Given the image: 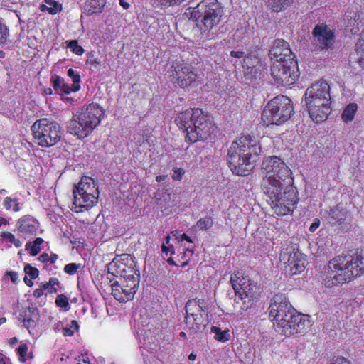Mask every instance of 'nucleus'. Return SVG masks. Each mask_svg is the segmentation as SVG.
<instances>
[{"instance_id": "46", "label": "nucleus", "mask_w": 364, "mask_h": 364, "mask_svg": "<svg viewBox=\"0 0 364 364\" xmlns=\"http://www.w3.org/2000/svg\"><path fill=\"white\" fill-rule=\"evenodd\" d=\"M184 174V171L182 168H176L173 171L172 178L173 180H181L182 176Z\"/></svg>"}, {"instance_id": "5", "label": "nucleus", "mask_w": 364, "mask_h": 364, "mask_svg": "<svg viewBox=\"0 0 364 364\" xmlns=\"http://www.w3.org/2000/svg\"><path fill=\"white\" fill-rule=\"evenodd\" d=\"M304 102L313 121L318 123L326 119L331 112L329 85L324 81L313 84L305 92Z\"/></svg>"}, {"instance_id": "3", "label": "nucleus", "mask_w": 364, "mask_h": 364, "mask_svg": "<svg viewBox=\"0 0 364 364\" xmlns=\"http://www.w3.org/2000/svg\"><path fill=\"white\" fill-rule=\"evenodd\" d=\"M261 152L257 140L250 136H242L232 142L230 147L227 161L233 173L246 176L253 167L257 157Z\"/></svg>"}, {"instance_id": "41", "label": "nucleus", "mask_w": 364, "mask_h": 364, "mask_svg": "<svg viewBox=\"0 0 364 364\" xmlns=\"http://www.w3.org/2000/svg\"><path fill=\"white\" fill-rule=\"evenodd\" d=\"M55 304L59 307L65 308L69 305L68 298L64 294L58 295Z\"/></svg>"}, {"instance_id": "25", "label": "nucleus", "mask_w": 364, "mask_h": 364, "mask_svg": "<svg viewBox=\"0 0 364 364\" xmlns=\"http://www.w3.org/2000/svg\"><path fill=\"white\" fill-rule=\"evenodd\" d=\"M46 5L41 6L42 11H48L50 14H55L61 11L62 6L55 0H45Z\"/></svg>"}, {"instance_id": "30", "label": "nucleus", "mask_w": 364, "mask_h": 364, "mask_svg": "<svg viewBox=\"0 0 364 364\" xmlns=\"http://www.w3.org/2000/svg\"><path fill=\"white\" fill-rule=\"evenodd\" d=\"M271 6L274 11H280L291 5L294 0H270Z\"/></svg>"}, {"instance_id": "47", "label": "nucleus", "mask_w": 364, "mask_h": 364, "mask_svg": "<svg viewBox=\"0 0 364 364\" xmlns=\"http://www.w3.org/2000/svg\"><path fill=\"white\" fill-rule=\"evenodd\" d=\"M18 353L21 358H24L28 351V346L26 344H21L18 349Z\"/></svg>"}, {"instance_id": "7", "label": "nucleus", "mask_w": 364, "mask_h": 364, "mask_svg": "<svg viewBox=\"0 0 364 364\" xmlns=\"http://www.w3.org/2000/svg\"><path fill=\"white\" fill-rule=\"evenodd\" d=\"M230 282L236 296L235 309L238 311L247 310L257 296L258 287L240 272L232 274Z\"/></svg>"}, {"instance_id": "43", "label": "nucleus", "mask_w": 364, "mask_h": 364, "mask_svg": "<svg viewBox=\"0 0 364 364\" xmlns=\"http://www.w3.org/2000/svg\"><path fill=\"white\" fill-rule=\"evenodd\" d=\"M193 304L196 305V306L198 307L200 310H201V312H205V311L207 309V305L206 303L203 299H193V300H188L186 304Z\"/></svg>"}, {"instance_id": "4", "label": "nucleus", "mask_w": 364, "mask_h": 364, "mask_svg": "<svg viewBox=\"0 0 364 364\" xmlns=\"http://www.w3.org/2000/svg\"><path fill=\"white\" fill-rule=\"evenodd\" d=\"M175 122L186 132V141L191 144L206 139L213 129L210 116L199 108L179 113Z\"/></svg>"}, {"instance_id": "31", "label": "nucleus", "mask_w": 364, "mask_h": 364, "mask_svg": "<svg viewBox=\"0 0 364 364\" xmlns=\"http://www.w3.org/2000/svg\"><path fill=\"white\" fill-rule=\"evenodd\" d=\"M356 52L359 55V63L363 65L364 64V32L361 33L360 38L356 44Z\"/></svg>"}, {"instance_id": "58", "label": "nucleus", "mask_w": 364, "mask_h": 364, "mask_svg": "<svg viewBox=\"0 0 364 364\" xmlns=\"http://www.w3.org/2000/svg\"><path fill=\"white\" fill-rule=\"evenodd\" d=\"M120 5L124 9H127L129 8V4L126 1V0H119Z\"/></svg>"}, {"instance_id": "36", "label": "nucleus", "mask_w": 364, "mask_h": 364, "mask_svg": "<svg viewBox=\"0 0 364 364\" xmlns=\"http://www.w3.org/2000/svg\"><path fill=\"white\" fill-rule=\"evenodd\" d=\"M120 285L122 293L124 294L123 298H126V301L132 298L133 295L136 293V290H133L132 287H128L127 284H124V282H121Z\"/></svg>"}, {"instance_id": "22", "label": "nucleus", "mask_w": 364, "mask_h": 364, "mask_svg": "<svg viewBox=\"0 0 364 364\" xmlns=\"http://www.w3.org/2000/svg\"><path fill=\"white\" fill-rule=\"evenodd\" d=\"M105 4V0H87L85 6L89 14H93L101 13Z\"/></svg>"}, {"instance_id": "59", "label": "nucleus", "mask_w": 364, "mask_h": 364, "mask_svg": "<svg viewBox=\"0 0 364 364\" xmlns=\"http://www.w3.org/2000/svg\"><path fill=\"white\" fill-rule=\"evenodd\" d=\"M11 243H13L16 247H20L22 245L21 242L16 237L14 239Z\"/></svg>"}, {"instance_id": "63", "label": "nucleus", "mask_w": 364, "mask_h": 364, "mask_svg": "<svg viewBox=\"0 0 364 364\" xmlns=\"http://www.w3.org/2000/svg\"><path fill=\"white\" fill-rule=\"evenodd\" d=\"M14 203H15V204H14V205L13 210H14V212H18V211H19V210H20L19 204L17 203V201H16V202H14Z\"/></svg>"}, {"instance_id": "14", "label": "nucleus", "mask_w": 364, "mask_h": 364, "mask_svg": "<svg viewBox=\"0 0 364 364\" xmlns=\"http://www.w3.org/2000/svg\"><path fill=\"white\" fill-rule=\"evenodd\" d=\"M280 261L285 264V272L291 275L302 272L307 264L306 256L293 247L282 250L280 253Z\"/></svg>"}, {"instance_id": "64", "label": "nucleus", "mask_w": 364, "mask_h": 364, "mask_svg": "<svg viewBox=\"0 0 364 364\" xmlns=\"http://www.w3.org/2000/svg\"><path fill=\"white\" fill-rule=\"evenodd\" d=\"M167 262L170 264V265H174V266H176L177 264H176L175 261L173 260V258L170 257L167 259Z\"/></svg>"}, {"instance_id": "33", "label": "nucleus", "mask_w": 364, "mask_h": 364, "mask_svg": "<svg viewBox=\"0 0 364 364\" xmlns=\"http://www.w3.org/2000/svg\"><path fill=\"white\" fill-rule=\"evenodd\" d=\"M68 43L67 47L69 48L73 53L77 55H81L84 53V49L82 46L78 45V43L76 40H72L66 42Z\"/></svg>"}, {"instance_id": "56", "label": "nucleus", "mask_w": 364, "mask_h": 364, "mask_svg": "<svg viewBox=\"0 0 364 364\" xmlns=\"http://www.w3.org/2000/svg\"><path fill=\"white\" fill-rule=\"evenodd\" d=\"M43 294V289H36L34 291H33V296L36 298H39L41 297Z\"/></svg>"}, {"instance_id": "32", "label": "nucleus", "mask_w": 364, "mask_h": 364, "mask_svg": "<svg viewBox=\"0 0 364 364\" xmlns=\"http://www.w3.org/2000/svg\"><path fill=\"white\" fill-rule=\"evenodd\" d=\"M213 222L210 217H205L200 219L196 224L197 228L200 230H205L213 226Z\"/></svg>"}, {"instance_id": "35", "label": "nucleus", "mask_w": 364, "mask_h": 364, "mask_svg": "<svg viewBox=\"0 0 364 364\" xmlns=\"http://www.w3.org/2000/svg\"><path fill=\"white\" fill-rule=\"evenodd\" d=\"M59 284V281L56 278H50L48 282L43 284V289H48L49 293L56 292L57 289L55 286Z\"/></svg>"}, {"instance_id": "2", "label": "nucleus", "mask_w": 364, "mask_h": 364, "mask_svg": "<svg viewBox=\"0 0 364 364\" xmlns=\"http://www.w3.org/2000/svg\"><path fill=\"white\" fill-rule=\"evenodd\" d=\"M363 274L364 250H356L353 254L335 257L323 268L321 277L325 286L330 288Z\"/></svg>"}, {"instance_id": "39", "label": "nucleus", "mask_w": 364, "mask_h": 364, "mask_svg": "<svg viewBox=\"0 0 364 364\" xmlns=\"http://www.w3.org/2000/svg\"><path fill=\"white\" fill-rule=\"evenodd\" d=\"M64 79L58 75H54L52 77L53 87L55 89V90L58 92L62 88V85L64 83Z\"/></svg>"}, {"instance_id": "44", "label": "nucleus", "mask_w": 364, "mask_h": 364, "mask_svg": "<svg viewBox=\"0 0 364 364\" xmlns=\"http://www.w3.org/2000/svg\"><path fill=\"white\" fill-rule=\"evenodd\" d=\"M330 364H350V362L343 357L338 356L334 357Z\"/></svg>"}, {"instance_id": "24", "label": "nucleus", "mask_w": 364, "mask_h": 364, "mask_svg": "<svg viewBox=\"0 0 364 364\" xmlns=\"http://www.w3.org/2000/svg\"><path fill=\"white\" fill-rule=\"evenodd\" d=\"M211 331L215 334L214 338L220 342H226L230 340V334L228 329L222 330L220 328L217 326H213Z\"/></svg>"}, {"instance_id": "57", "label": "nucleus", "mask_w": 364, "mask_h": 364, "mask_svg": "<svg viewBox=\"0 0 364 364\" xmlns=\"http://www.w3.org/2000/svg\"><path fill=\"white\" fill-rule=\"evenodd\" d=\"M58 258V257L56 254H51V255H49V262H50L51 264H53L55 262Z\"/></svg>"}, {"instance_id": "38", "label": "nucleus", "mask_w": 364, "mask_h": 364, "mask_svg": "<svg viewBox=\"0 0 364 364\" xmlns=\"http://www.w3.org/2000/svg\"><path fill=\"white\" fill-rule=\"evenodd\" d=\"M24 272L26 276L28 275L31 277V279H36L39 274V271L38 270V269L33 267L29 264L25 265Z\"/></svg>"}, {"instance_id": "21", "label": "nucleus", "mask_w": 364, "mask_h": 364, "mask_svg": "<svg viewBox=\"0 0 364 364\" xmlns=\"http://www.w3.org/2000/svg\"><path fill=\"white\" fill-rule=\"evenodd\" d=\"M348 217V212L342 205L338 204L331 208L328 213V221L331 224H341Z\"/></svg>"}, {"instance_id": "55", "label": "nucleus", "mask_w": 364, "mask_h": 364, "mask_svg": "<svg viewBox=\"0 0 364 364\" xmlns=\"http://www.w3.org/2000/svg\"><path fill=\"white\" fill-rule=\"evenodd\" d=\"M39 261L41 262H46L49 261V255L48 253H43L38 257Z\"/></svg>"}, {"instance_id": "23", "label": "nucleus", "mask_w": 364, "mask_h": 364, "mask_svg": "<svg viewBox=\"0 0 364 364\" xmlns=\"http://www.w3.org/2000/svg\"><path fill=\"white\" fill-rule=\"evenodd\" d=\"M131 272H134V274H122L123 279L121 282H124V284H127L128 287H132L133 290H137L139 282V273L134 269H131Z\"/></svg>"}, {"instance_id": "8", "label": "nucleus", "mask_w": 364, "mask_h": 364, "mask_svg": "<svg viewBox=\"0 0 364 364\" xmlns=\"http://www.w3.org/2000/svg\"><path fill=\"white\" fill-rule=\"evenodd\" d=\"M223 14V8L217 0H202L193 9L190 18L196 21L201 30L209 31L218 25Z\"/></svg>"}, {"instance_id": "28", "label": "nucleus", "mask_w": 364, "mask_h": 364, "mask_svg": "<svg viewBox=\"0 0 364 364\" xmlns=\"http://www.w3.org/2000/svg\"><path fill=\"white\" fill-rule=\"evenodd\" d=\"M43 242V239L38 237L33 243L28 242L26 245V249L30 250V254L32 256L37 255L41 252L40 245Z\"/></svg>"}, {"instance_id": "11", "label": "nucleus", "mask_w": 364, "mask_h": 364, "mask_svg": "<svg viewBox=\"0 0 364 364\" xmlns=\"http://www.w3.org/2000/svg\"><path fill=\"white\" fill-rule=\"evenodd\" d=\"M33 135L42 147L55 145L60 139L62 130L55 122H50L46 118L41 119L31 126Z\"/></svg>"}, {"instance_id": "61", "label": "nucleus", "mask_w": 364, "mask_h": 364, "mask_svg": "<svg viewBox=\"0 0 364 364\" xmlns=\"http://www.w3.org/2000/svg\"><path fill=\"white\" fill-rule=\"evenodd\" d=\"M170 248L171 247H169V246L167 247L164 244H163L162 246H161V250H162L163 252L166 253V255L168 254V252H169Z\"/></svg>"}, {"instance_id": "60", "label": "nucleus", "mask_w": 364, "mask_h": 364, "mask_svg": "<svg viewBox=\"0 0 364 364\" xmlns=\"http://www.w3.org/2000/svg\"><path fill=\"white\" fill-rule=\"evenodd\" d=\"M31 279H31V278H30V279H28L27 276H26V277H24V282H25V283H26L28 286H29V287H31V286H33V282H32V280H31Z\"/></svg>"}, {"instance_id": "29", "label": "nucleus", "mask_w": 364, "mask_h": 364, "mask_svg": "<svg viewBox=\"0 0 364 364\" xmlns=\"http://www.w3.org/2000/svg\"><path fill=\"white\" fill-rule=\"evenodd\" d=\"M68 75L72 79L73 81V92H77L80 89V76L77 72L72 68L68 70Z\"/></svg>"}, {"instance_id": "27", "label": "nucleus", "mask_w": 364, "mask_h": 364, "mask_svg": "<svg viewBox=\"0 0 364 364\" xmlns=\"http://www.w3.org/2000/svg\"><path fill=\"white\" fill-rule=\"evenodd\" d=\"M360 16L359 14L354 11H348L346 14V16L344 21H346V26L347 27H355V26H358L359 23L358 21L359 20Z\"/></svg>"}, {"instance_id": "18", "label": "nucleus", "mask_w": 364, "mask_h": 364, "mask_svg": "<svg viewBox=\"0 0 364 364\" xmlns=\"http://www.w3.org/2000/svg\"><path fill=\"white\" fill-rule=\"evenodd\" d=\"M171 76L175 80L173 83L181 87H187L191 85L198 78V75L190 66L177 65L172 70Z\"/></svg>"}, {"instance_id": "40", "label": "nucleus", "mask_w": 364, "mask_h": 364, "mask_svg": "<svg viewBox=\"0 0 364 364\" xmlns=\"http://www.w3.org/2000/svg\"><path fill=\"white\" fill-rule=\"evenodd\" d=\"M86 64L90 65L91 67L94 68H97L100 64V59L95 58L92 53H89L87 54Z\"/></svg>"}, {"instance_id": "9", "label": "nucleus", "mask_w": 364, "mask_h": 364, "mask_svg": "<svg viewBox=\"0 0 364 364\" xmlns=\"http://www.w3.org/2000/svg\"><path fill=\"white\" fill-rule=\"evenodd\" d=\"M293 113V105L290 98L278 95L271 100L264 107L262 119L267 126L281 125L289 119Z\"/></svg>"}, {"instance_id": "42", "label": "nucleus", "mask_w": 364, "mask_h": 364, "mask_svg": "<svg viewBox=\"0 0 364 364\" xmlns=\"http://www.w3.org/2000/svg\"><path fill=\"white\" fill-rule=\"evenodd\" d=\"M80 264L70 263L65 266L64 271L65 273L73 275L76 273L77 270L80 267Z\"/></svg>"}, {"instance_id": "53", "label": "nucleus", "mask_w": 364, "mask_h": 364, "mask_svg": "<svg viewBox=\"0 0 364 364\" xmlns=\"http://www.w3.org/2000/svg\"><path fill=\"white\" fill-rule=\"evenodd\" d=\"M8 274L9 275L10 279L12 281L13 283L16 284L18 282V274L16 272H9Z\"/></svg>"}, {"instance_id": "19", "label": "nucleus", "mask_w": 364, "mask_h": 364, "mask_svg": "<svg viewBox=\"0 0 364 364\" xmlns=\"http://www.w3.org/2000/svg\"><path fill=\"white\" fill-rule=\"evenodd\" d=\"M269 56L273 62L284 61L287 58L295 59L289 43L283 39H277L274 41L269 50Z\"/></svg>"}, {"instance_id": "10", "label": "nucleus", "mask_w": 364, "mask_h": 364, "mask_svg": "<svg viewBox=\"0 0 364 364\" xmlns=\"http://www.w3.org/2000/svg\"><path fill=\"white\" fill-rule=\"evenodd\" d=\"M73 202L71 209L77 213L89 210L97 202L99 191L94 180L88 176L82 177L73 191Z\"/></svg>"}, {"instance_id": "17", "label": "nucleus", "mask_w": 364, "mask_h": 364, "mask_svg": "<svg viewBox=\"0 0 364 364\" xmlns=\"http://www.w3.org/2000/svg\"><path fill=\"white\" fill-rule=\"evenodd\" d=\"M314 42L316 47L321 50H328L334 43V32L324 24L316 25L313 31Z\"/></svg>"}, {"instance_id": "15", "label": "nucleus", "mask_w": 364, "mask_h": 364, "mask_svg": "<svg viewBox=\"0 0 364 364\" xmlns=\"http://www.w3.org/2000/svg\"><path fill=\"white\" fill-rule=\"evenodd\" d=\"M185 323L187 328L193 333H198L207 325V321L204 317V313L193 304H186Z\"/></svg>"}, {"instance_id": "62", "label": "nucleus", "mask_w": 364, "mask_h": 364, "mask_svg": "<svg viewBox=\"0 0 364 364\" xmlns=\"http://www.w3.org/2000/svg\"><path fill=\"white\" fill-rule=\"evenodd\" d=\"M186 240L189 242H193L192 240L185 233L181 235V240Z\"/></svg>"}, {"instance_id": "54", "label": "nucleus", "mask_w": 364, "mask_h": 364, "mask_svg": "<svg viewBox=\"0 0 364 364\" xmlns=\"http://www.w3.org/2000/svg\"><path fill=\"white\" fill-rule=\"evenodd\" d=\"M230 55L236 58H242L245 56V53L242 51H234L230 52Z\"/></svg>"}, {"instance_id": "34", "label": "nucleus", "mask_w": 364, "mask_h": 364, "mask_svg": "<svg viewBox=\"0 0 364 364\" xmlns=\"http://www.w3.org/2000/svg\"><path fill=\"white\" fill-rule=\"evenodd\" d=\"M78 329L79 325L77 322L75 320H72L70 327L63 328L62 333L64 336H72L74 334V331H77Z\"/></svg>"}, {"instance_id": "48", "label": "nucleus", "mask_w": 364, "mask_h": 364, "mask_svg": "<svg viewBox=\"0 0 364 364\" xmlns=\"http://www.w3.org/2000/svg\"><path fill=\"white\" fill-rule=\"evenodd\" d=\"M129 255H126V254H124V255H120V256H117V257H116L113 259V261L109 264V265H110L111 267H112V266H114V265L115 266V265H116V263H117V262H119V260H125V259H127H127H129Z\"/></svg>"}, {"instance_id": "16", "label": "nucleus", "mask_w": 364, "mask_h": 364, "mask_svg": "<svg viewBox=\"0 0 364 364\" xmlns=\"http://www.w3.org/2000/svg\"><path fill=\"white\" fill-rule=\"evenodd\" d=\"M289 311L296 314V309L292 306L287 296L283 294H276L269 307V316L272 318L273 323L282 321L284 316Z\"/></svg>"}, {"instance_id": "20", "label": "nucleus", "mask_w": 364, "mask_h": 364, "mask_svg": "<svg viewBox=\"0 0 364 364\" xmlns=\"http://www.w3.org/2000/svg\"><path fill=\"white\" fill-rule=\"evenodd\" d=\"M17 226L23 235L28 236L36 232L38 222L31 215H25L18 220Z\"/></svg>"}, {"instance_id": "49", "label": "nucleus", "mask_w": 364, "mask_h": 364, "mask_svg": "<svg viewBox=\"0 0 364 364\" xmlns=\"http://www.w3.org/2000/svg\"><path fill=\"white\" fill-rule=\"evenodd\" d=\"M1 236L4 240H7L11 243L15 238V236L9 232H3Z\"/></svg>"}, {"instance_id": "1", "label": "nucleus", "mask_w": 364, "mask_h": 364, "mask_svg": "<svg viewBox=\"0 0 364 364\" xmlns=\"http://www.w3.org/2000/svg\"><path fill=\"white\" fill-rule=\"evenodd\" d=\"M261 188L274 213L286 215L293 212L299 200L292 173L283 160L272 156L262 164Z\"/></svg>"}, {"instance_id": "26", "label": "nucleus", "mask_w": 364, "mask_h": 364, "mask_svg": "<svg viewBox=\"0 0 364 364\" xmlns=\"http://www.w3.org/2000/svg\"><path fill=\"white\" fill-rule=\"evenodd\" d=\"M357 105L354 103L349 104L343 110L341 118L343 122H348L353 120L357 111Z\"/></svg>"}, {"instance_id": "45", "label": "nucleus", "mask_w": 364, "mask_h": 364, "mask_svg": "<svg viewBox=\"0 0 364 364\" xmlns=\"http://www.w3.org/2000/svg\"><path fill=\"white\" fill-rule=\"evenodd\" d=\"M16 198H12L11 197H6L4 200L3 205L6 210H10L11 208V203L16 202Z\"/></svg>"}, {"instance_id": "37", "label": "nucleus", "mask_w": 364, "mask_h": 364, "mask_svg": "<svg viewBox=\"0 0 364 364\" xmlns=\"http://www.w3.org/2000/svg\"><path fill=\"white\" fill-rule=\"evenodd\" d=\"M121 285L118 283V282H115L114 284H112V295L114 297L121 301H126V298H123L120 295L122 293V291L120 289Z\"/></svg>"}, {"instance_id": "6", "label": "nucleus", "mask_w": 364, "mask_h": 364, "mask_svg": "<svg viewBox=\"0 0 364 364\" xmlns=\"http://www.w3.org/2000/svg\"><path fill=\"white\" fill-rule=\"evenodd\" d=\"M104 110L97 105L91 103L73 114L67 126L68 132L78 138H85L100 124Z\"/></svg>"}, {"instance_id": "52", "label": "nucleus", "mask_w": 364, "mask_h": 364, "mask_svg": "<svg viewBox=\"0 0 364 364\" xmlns=\"http://www.w3.org/2000/svg\"><path fill=\"white\" fill-rule=\"evenodd\" d=\"M193 251L191 248L187 247L184 250L183 255L182 256V259L186 260V258H188L187 259H189L190 257L193 255Z\"/></svg>"}, {"instance_id": "12", "label": "nucleus", "mask_w": 364, "mask_h": 364, "mask_svg": "<svg viewBox=\"0 0 364 364\" xmlns=\"http://www.w3.org/2000/svg\"><path fill=\"white\" fill-rule=\"evenodd\" d=\"M308 316L301 315L296 310V314L289 311L282 321L273 323L275 331L285 336L303 333L310 326Z\"/></svg>"}, {"instance_id": "51", "label": "nucleus", "mask_w": 364, "mask_h": 364, "mask_svg": "<svg viewBox=\"0 0 364 364\" xmlns=\"http://www.w3.org/2000/svg\"><path fill=\"white\" fill-rule=\"evenodd\" d=\"M320 225V220L318 218H315L314 222L309 227V231L314 232Z\"/></svg>"}, {"instance_id": "50", "label": "nucleus", "mask_w": 364, "mask_h": 364, "mask_svg": "<svg viewBox=\"0 0 364 364\" xmlns=\"http://www.w3.org/2000/svg\"><path fill=\"white\" fill-rule=\"evenodd\" d=\"M71 91H73V85H72L71 86H69L68 84H66V83L64 82V83H63V85H62V88L60 89V90L59 91V92L68 94V93H70Z\"/></svg>"}, {"instance_id": "13", "label": "nucleus", "mask_w": 364, "mask_h": 364, "mask_svg": "<svg viewBox=\"0 0 364 364\" xmlns=\"http://www.w3.org/2000/svg\"><path fill=\"white\" fill-rule=\"evenodd\" d=\"M271 74L276 83L290 85L299 77V69L295 59L287 58L284 61L273 62Z\"/></svg>"}]
</instances>
